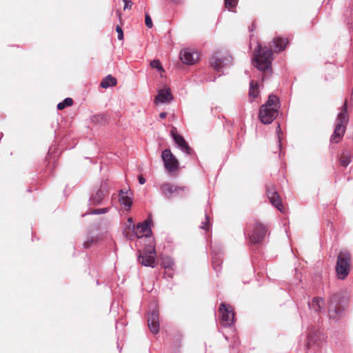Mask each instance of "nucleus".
<instances>
[{
	"instance_id": "obj_1",
	"label": "nucleus",
	"mask_w": 353,
	"mask_h": 353,
	"mask_svg": "<svg viewBox=\"0 0 353 353\" xmlns=\"http://www.w3.org/2000/svg\"><path fill=\"white\" fill-rule=\"evenodd\" d=\"M272 59V50L258 43L252 59L253 65L261 72H271Z\"/></svg>"
},
{
	"instance_id": "obj_2",
	"label": "nucleus",
	"mask_w": 353,
	"mask_h": 353,
	"mask_svg": "<svg viewBox=\"0 0 353 353\" xmlns=\"http://www.w3.org/2000/svg\"><path fill=\"white\" fill-rule=\"evenodd\" d=\"M352 256L346 250L340 251L336 265V276L339 279L344 280L349 274L351 269Z\"/></svg>"
},
{
	"instance_id": "obj_3",
	"label": "nucleus",
	"mask_w": 353,
	"mask_h": 353,
	"mask_svg": "<svg viewBox=\"0 0 353 353\" xmlns=\"http://www.w3.org/2000/svg\"><path fill=\"white\" fill-rule=\"evenodd\" d=\"M161 194L168 199H172L176 196H183L188 192L185 186H180L172 183H163L160 185Z\"/></svg>"
},
{
	"instance_id": "obj_4",
	"label": "nucleus",
	"mask_w": 353,
	"mask_h": 353,
	"mask_svg": "<svg viewBox=\"0 0 353 353\" xmlns=\"http://www.w3.org/2000/svg\"><path fill=\"white\" fill-rule=\"evenodd\" d=\"M139 261L145 266L154 268L156 266V251L154 245L150 244L142 252L139 251Z\"/></svg>"
},
{
	"instance_id": "obj_5",
	"label": "nucleus",
	"mask_w": 353,
	"mask_h": 353,
	"mask_svg": "<svg viewBox=\"0 0 353 353\" xmlns=\"http://www.w3.org/2000/svg\"><path fill=\"white\" fill-rule=\"evenodd\" d=\"M232 61V57L227 52L223 54L221 52H216L211 57L210 64L214 70L220 72L223 67L230 65Z\"/></svg>"
},
{
	"instance_id": "obj_6",
	"label": "nucleus",
	"mask_w": 353,
	"mask_h": 353,
	"mask_svg": "<svg viewBox=\"0 0 353 353\" xmlns=\"http://www.w3.org/2000/svg\"><path fill=\"white\" fill-rule=\"evenodd\" d=\"M108 193V185L107 181L101 183L99 188L94 190L89 199L90 205H99L103 203V201Z\"/></svg>"
},
{
	"instance_id": "obj_7",
	"label": "nucleus",
	"mask_w": 353,
	"mask_h": 353,
	"mask_svg": "<svg viewBox=\"0 0 353 353\" xmlns=\"http://www.w3.org/2000/svg\"><path fill=\"white\" fill-rule=\"evenodd\" d=\"M219 312L221 314V323L224 327L231 326L234 321V314L232 307L221 303L219 307Z\"/></svg>"
},
{
	"instance_id": "obj_8",
	"label": "nucleus",
	"mask_w": 353,
	"mask_h": 353,
	"mask_svg": "<svg viewBox=\"0 0 353 353\" xmlns=\"http://www.w3.org/2000/svg\"><path fill=\"white\" fill-rule=\"evenodd\" d=\"M161 157L165 168L170 172H173L179 168V162L170 149H165L162 152Z\"/></svg>"
},
{
	"instance_id": "obj_9",
	"label": "nucleus",
	"mask_w": 353,
	"mask_h": 353,
	"mask_svg": "<svg viewBox=\"0 0 353 353\" xmlns=\"http://www.w3.org/2000/svg\"><path fill=\"white\" fill-rule=\"evenodd\" d=\"M277 113L278 110L268 108L267 105H261L259 110V117L261 123L270 124L276 117Z\"/></svg>"
},
{
	"instance_id": "obj_10",
	"label": "nucleus",
	"mask_w": 353,
	"mask_h": 353,
	"mask_svg": "<svg viewBox=\"0 0 353 353\" xmlns=\"http://www.w3.org/2000/svg\"><path fill=\"white\" fill-rule=\"evenodd\" d=\"M267 232V228L265 225L256 222L254 225L253 231L250 236V240L252 243H260L264 239Z\"/></svg>"
},
{
	"instance_id": "obj_11",
	"label": "nucleus",
	"mask_w": 353,
	"mask_h": 353,
	"mask_svg": "<svg viewBox=\"0 0 353 353\" xmlns=\"http://www.w3.org/2000/svg\"><path fill=\"white\" fill-rule=\"evenodd\" d=\"M266 193L270 203L280 212H283L284 208L280 199L279 195L275 190L274 185H270L267 186Z\"/></svg>"
},
{
	"instance_id": "obj_12",
	"label": "nucleus",
	"mask_w": 353,
	"mask_h": 353,
	"mask_svg": "<svg viewBox=\"0 0 353 353\" xmlns=\"http://www.w3.org/2000/svg\"><path fill=\"white\" fill-rule=\"evenodd\" d=\"M180 59L187 65H192L199 59V54L190 49H185L180 53Z\"/></svg>"
},
{
	"instance_id": "obj_13",
	"label": "nucleus",
	"mask_w": 353,
	"mask_h": 353,
	"mask_svg": "<svg viewBox=\"0 0 353 353\" xmlns=\"http://www.w3.org/2000/svg\"><path fill=\"white\" fill-rule=\"evenodd\" d=\"M148 324L150 330L153 334H156L159 330V312L157 310H154L148 314Z\"/></svg>"
},
{
	"instance_id": "obj_14",
	"label": "nucleus",
	"mask_w": 353,
	"mask_h": 353,
	"mask_svg": "<svg viewBox=\"0 0 353 353\" xmlns=\"http://www.w3.org/2000/svg\"><path fill=\"white\" fill-rule=\"evenodd\" d=\"M173 99V96L170 90L168 88L160 89L158 90V94L154 99L155 103H167Z\"/></svg>"
},
{
	"instance_id": "obj_15",
	"label": "nucleus",
	"mask_w": 353,
	"mask_h": 353,
	"mask_svg": "<svg viewBox=\"0 0 353 353\" xmlns=\"http://www.w3.org/2000/svg\"><path fill=\"white\" fill-rule=\"evenodd\" d=\"M172 134L173 139L175 143L177 145L178 148L186 154H191L192 150L191 148H190L184 138L182 136L174 133L173 131H172Z\"/></svg>"
},
{
	"instance_id": "obj_16",
	"label": "nucleus",
	"mask_w": 353,
	"mask_h": 353,
	"mask_svg": "<svg viewBox=\"0 0 353 353\" xmlns=\"http://www.w3.org/2000/svg\"><path fill=\"white\" fill-rule=\"evenodd\" d=\"M134 230V233L138 238L148 236L151 233L150 221L146 220L143 223H139Z\"/></svg>"
},
{
	"instance_id": "obj_17",
	"label": "nucleus",
	"mask_w": 353,
	"mask_h": 353,
	"mask_svg": "<svg viewBox=\"0 0 353 353\" xmlns=\"http://www.w3.org/2000/svg\"><path fill=\"white\" fill-rule=\"evenodd\" d=\"M119 202L127 210H129L132 205V193L130 190L124 191L121 190L119 192Z\"/></svg>"
},
{
	"instance_id": "obj_18",
	"label": "nucleus",
	"mask_w": 353,
	"mask_h": 353,
	"mask_svg": "<svg viewBox=\"0 0 353 353\" xmlns=\"http://www.w3.org/2000/svg\"><path fill=\"white\" fill-rule=\"evenodd\" d=\"M334 297H332L330 300L328 308V315L330 319L334 321H336L341 316L343 310L339 306H336L334 304Z\"/></svg>"
},
{
	"instance_id": "obj_19",
	"label": "nucleus",
	"mask_w": 353,
	"mask_h": 353,
	"mask_svg": "<svg viewBox=\"0 0 353 353\" xmlns=\"http://www.w3.org/2000/svg\"><path fill=\"white\" fill-rule=\"evenodd\" d=\"M274 50L275 52H279L286 48L288 41L287 39H284L280 37H275L272 41Z\"/></svg>"
},
{
	"instance_id": "obj_20",
	"label": "nucleus",
	"mask_w": 353,
	"mask_h": 353,
	"mask_svg": "<svg viewBox=\"0 0 353 353\" xmlns=\"http://www.w3.org/2000/svg\"><path fill=\"white\" fill-rule=\"evenodd\" d=\"M310 309L313 310L316 312H320L324 306V301L321 298L315 297L312 302H308Z\"/></svg>"
},
{
	"instance_id": "obj_21",
	"label": "nucleus",
	"mask_w": 353,
	"mask_h": 353,
	"mask_svg": "<svg viewBox=\"0 0 353 353\" xmlns=\"http://www.w3.org/2000/svg\"><path fill=\"white\" fill-rule=\"evenodd\" d=\"M222 254L221 253H216L214 250L212 251V263L214 270L218 272L221 269Z\"/></svg>"
},
{
	"instance_id": "obj_22",
	"label": "nucleus",
	"mask_w": 353,
	"mask_h": 353,
	"mask_svg": "<svg viewBox=\"0 0 353 353\" xmlns=\"http://www.w3.org/2000/svg\"><path fill=\"white\" fill-rule=\"evenodd\" d=\"M347 101H345L343 105L341 112L337 116L336 124L345 125V124L347 123L348 119L347 116Z\"/></svg>"
},
{
	"instance_id": "obj_23",
	"label": "nucleus",
	"mask_w": 353,
	"mask_h": 353,
	"mask_svg": "<svg viewBox=\"0 0 353 353\" xmlns=\"http://www.w3.org/2000/svg\"><path fill=\"white\" fill-rule=\"evenodd\" d=\"M259 94V85L258 83L254 80L250 83L249 96L252 99L256 98Z\"/></svg>"
},
{
	"instance_id": "obj_24",
	"label": "nucleus",
	"mask_w": 353,
	"mask_h": 353,
	"mask_svg": "<svg viewBox=\"0 0 353 353\" xmlns=\"http://www.w3.org/2000/svg\"><path fill=\"white\" fill-rule=\"evenodd\" d=\"M263 105H267L268 108H272L278 110L280 107L278 97L273 94L269 96L268 101Z\"/></svg>"
},
{
	"instance_id": "obj_25",
	"label": "nucleus",
	"mask_w": 353,
	"mask_h": 353,
	"mask_svg": "<svg viewBox=\"0 0 353 353\" xmlns=\"http://www.w3.org/2000/svg\"><path fill=\"white\" fill-rule=\"evenodd\" d=\"M117 83V79L109 74L101 81L100 85L103 88H108L110 86L116 85Z\"/></svg>"
},
{
	"instance_id": "obj_26",
	"label": "nucleus",
	"mask_w": 353,
	"mask_h": 353,
	"mask_svg": "<svg viewBox=\"0 0 353 353\" xmlns=\"http://www.w3.org/2000/svg\"><path fill=\"white\" fill-rule=\"evenodd\" d=\"M352 156L348 151H343L339 159L340 164L343 167H347L352 162Z\"/></svg>"
},
{
	"instance_id": "obj_27",
	"label": "nucleus",
	"mask_w": 353,
	"mask_h": 353,
	"mask_svg": "<svg viewBox=\"0 0 353 353\" xmlns=\"http://www.w3.org/2000/svg\"><path fill=\"white\" fill-rule=\"evenodd\" d=\"M162 265L166 270H172L174 269V263L171 257L165 256L162 259Z\"/></svg>"
},
{
	"instance_id": "obj_28",
	"label": "nucleus",
	"mask_w": 353,
	"mask_h": 353,
	"mask_svg": "<svg viewBox=\"0 0 353 353\" xmlns=\"http://www.w3.org/2000/svg\"><path fill=\"white\" fill-rule=\"evenodd\" d=\"M73 101L71 98H65L62 102L59 103L57 105L58 110H63L65 107L71 106L72 105Z\"/></svg>"
},
{
	"instance_id": "obj_29",
	"label": "nucleus",
	"mask_w": 353,
	"mask_h": 353,
	"mask_svg": "<svg viewBox=\"0 0 353 353\" xmlns=\"http://www.w3.org/2000/svg\"><path fill=\"white\" fill-rule=\"evenodd\" d=\"M150 66L152 68L157 69L160 72L164 71V70H163V67L161 65V62L159 60H157V59H154V60L150 62Z\"/></svg>"
},
{
	"instance_id": "obj_30",
	"label": "nucleus",
	"mask_w": 353,
	"mask_h": 353,
	"mask_svg": "<svg viewBox=\"0 0 353 353\" xmlns=\"http://www.w3.org/2000/svg\"><path fill=\"white\" fill-rule=\"evenodd\" d=\"M225 8L230 10L232 8L236 7L238 0H224Z\"/></svg>"
},
{
	"instance_id": "obj_31",
	"label": "nucleus",
	"mask_w": 353,
	"mask_h": 353,
	"mask_svg": "<svg viewBox=\"0 0 353 353\" xmlns=\"http://www.w3.org/2000/svg\"><path fill=\"white\" fill-rule=\"evenodd\" d=\"M109 211L108 208H103L100 209H95L90 211L88 214H101L107 213Z\"/></svg>"
},
{
	"instance_id": "obj_32",
	"label": "nucleus",
	"mask_w": 353,
	"mask_h": 353,
	"mask_svg": "<svg viewBox=\"0 0 353 353\" xmlns=\"http://www.w3.org/2000/svg\"><path fill=\"white\" fill-rule=\"evenodd\" d=\"M345 125H340V124H336V127H335V129H334V132H336V134H341V135L343 136L344 134H345Z\"/></svg>"
},
{
	"instance_id": "obj_33",
	"label": "nucleus",
	"mask_w": 353,
	"mask_h": 353,
	"mask_svg": "<svg viewBox=\"0 0 353 353\" xmlns=\"http://www.w3.org/2000/svg\"><path fill=\"white\" fill-rule=\"evenodd\" d=\"M343 135L341 134H336V132L334 131V133L332 134V135L331 136V138H330V141L332 143H339L341 139L343 138Z\"/></svg>"
},
{
	"instance_id": "obj_34",
	"label": "nucleus",
	"mask_w": 353,
	"mask_h": 353,
	"mask_svg": "<svg viewBox=\"0 0 353 353\" xmlns=\"http://www.w3.org/2000/svg\"><path fill=\"white\" fill-rule=\"evenodd\" d=\"M205 221L202 222L201 223V225L200 226L201 228L203 229V230H209L210 228V225H209V223H210V218L208 216V215L205 213Z\"/></svg>"
},
{
	"instance_id": "obj_35",
	"label": "nucleus",
	"mask_w": 353,
	"mask_h": 353,
	"mask_svg": "<svg viewBox=\"0 0 353 353\" xmlns=\"http://www.w3.org/2000/svg\"><path fill=\"white\" fill-rule=\"evenodd\" d=\"M145 26L148 28H151L152 27V21L151 17L148 14H145Z\"/></svg>"
},
{
	"instance_id": "obj_36",
	"label": "nucleus",
	"mask_w": 353,
	"mask_h": 353,
	"mask_svg": "<svg viewBox=\"0 0 353 353\" xmlns=\"http://www.w3.org/2000/svg\"><path fill=\"white\" fill-rule=\"evenodd\" d=\"M116 31L118 33V39L119 40H122L123 39V32L122 28L119 26H117L116 27Z\"/></svg>"
},
{
	"instance_id": "obj_37",
	"label": "nucleus",
	"mask_w": 353,
	"mask_h": 353,
	"mask_svg": "<svg viewBox=\"0 0 353 353\" xmlns=\"http://www.w3.org/2000/svg\"><path fill=\"white\" fill-rule=\"evenodd\" d=\"M123 1L125 3L124 10L130 9L132 8V2L130 0H123Z\"/></svg>"
},
{
	"instance_id": "obj_38",
	"label": "nucleus",
	"mask_w": 353,
	"mask_h": 353,
	"mask_svg": "<svg viewBox=\"0 0 353 353\" xmlns=\"http://www.w3.org/2000/svg\"><path fill=\"white\" fill-rule=\"evenodd\" d=\"M94 242V239L92 238L88 239L86 241L83 243V247L85 248H88L90 246V243Z\"/></svg>"
},
{
	"instance_id": "obj_39",
	"label": "nucleus",
	"mask_w": 353,
	"mask_h": 353,
	"mask_svg": "<svg viewBox=\"0 0 353 353\" xmlns=\"http://www.w3.org/2000/svg\"><path fill=\"white\" fill-rule=\"evenodd\" d=\"M139 182L140 184L143 185L145 183V179L142 175H139L138 176Z\"/></svg>"
},
{
	"instance_id": "obj_40",
	"label": "nucleus",
	"mask_w": 353,
	"mask_h": 353,
	"mask_svg": "<svg viewBox=\"0 0 353 353\" xmlns=\"http://www.w3.org/2000/svg\"><path fill=\"white\" fill-rule=\"evenodd\" d=\"M99 119H101V120L104 119H105V116L104 115H98V116H95L93 118V121H99Z\"/></svg>"
},
{
	"instance_id": "obj_41",
	"label": "nucleus",
	"mask_w": 353,
	"mask_h": 353,
	"mask_svg": "<svg viewBox=\"0 0 353 353\" xmlns=\"http://www.w3.org/2000/svg\"><path fill=\"white\" fill-rule=\"evenodd\" d=\"M281 132V127H280V125L278 124L277 125V128H276V132L278 134H279V132ZM278 137H279V135H278ZM279 142H280V137H279Z\"/></svg>"
},
{
	"instance_id": "obj_42",
	"label": "nucleus",
	"mask_w": 353,
	"mask_h": 353,
	"mask_svg": "<svg viewBox=\"0 0 353 353\" xmlns=\"http://www.w3.org/2000/svg\"><path fill=\"white\" fill-rule=\"evenodd\" d=\"M166 116H167V113L166 112H161L159 114V117L161 119H165L166 117Z\"/></svg>"
},
{
	"instance_id": "obj_43",
	"label": "nucleus",
	"mask_w": 353,
	"mask_h": 353,
	"mask_svg": "<svg viewBox=\"0 0 353 353\" xmlns=\"http://www.w3.org/2000/svg\"><path fill=\"white\" fill-rule=\"evenodd\" d=\"M128 222L129 223V227H130L131 225H134L133 221H132V218H129L128 219ZM133 228H134V226H133Z\"/></svg>"
},
{
	"instance_id": "obj_44",
	"label": "nucleus",
	"mask_w": 353,
	"mask_h": 353,
	"mask_svg": "<svg viewBox=\"0 0 353 353\" xmlns=\"http://www.w3.org/2000/svg\"><path fill=\"white\" fill-rule=\"evenodd\" d=\"M352 96L353 97V88H352Z\"/></svg>"
}]
</instances>
